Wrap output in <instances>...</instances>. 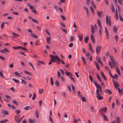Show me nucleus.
<instances>
[{
    "instance_id": "43",
    "label": "nucleus",
    "mask_w": 123,
    "mask_h": 123,
    "mask_svg": "<svg viewBox=\"0 0 123 123\" xmlns=\"http://www.w3.org/2000/svg\"><path fill=\"white\" fill-rule=\"evenodd\" d=\"M12 102L14 104L16 105H18V103L15 100H13L12 101Z\"/></svg>"
},
{
    "instance_id": "62",
    "label": "nucleus",
    "mask_w": 123,
    "mask_h": 123,
    "mask_svg": "<svg viewBox=\"0 0 123 123\" xmlns=\"http://www.w3.org/2000/svg\"><path fill=\"white\" fill-rule=\"evenodd\" d=\"M57 76L58 77H60L61 76L60 73L59 71H57Z\"/></svg>"
},
{
    "instance_id": "15",
    "label": "nucleus",
    "mask_w": 123,
    "mask_h": 123,
    "mask_svg": "<svg viewBox=\"0 0 123 123\" xmlns=\"http://www.w3.org/2000/svg\"><path fill=\"white\" fill-rule=\"evenodd\" d=\"M51 39L50 37H49L46 38L47 42L48 43L50 44V40Z\"/></svg>"
},
{
    "instance_id": "55",
    "label": "nucleus",
    "mask_w": 123,
    "mask_h": 123,
    "mask_svg": "<svg viewBox=\"0 0 123 123\" xmlns=\"http://www.w3.org/2000/svg\"><path fill=\"white\" fill-rule=\"evenodd\" d=\"M68 88L70 92H71L72 91V90L70 86L69 85L68 86Z\"/></svg>"
},
{
    "instance_id": "44",
    "label": "nucleus",
    "mask_w": 123,
    "mask_h": 123,
    "mask_svg": "<svg viewBox=\"0 0 123 123\" xmlns=\"http://www.w3.org/2000/svg\"><path fill=\"white\" fill-rule=\"evenodd\" d=\"M15 112L17 114H18L21 112V111L18 110H17L15 111Z\"/></svg>"
},
{
    "instance_id": "27",
    "label": "nucleus",
    "mask_w": 123,
    "mask_h": 123,
    "mask_svg": "<svg viewBox=\"0 0 123 123\" xmlns=\"http://www.w3.org/2000/svg\"><path fill=\"white\" fill-rule=\"evenodd\" d=\"M116 71L117 72V73L119 75H120L121 74L120 72V71L119 70V69L117 67L116 68Z\"/></svg>"
},
{
    "instance_id": "32",
    "label": "nucleus",
    "mask_w": 123,
    "mask_h": 123,
    "mask_svg": "<svg viewBox=\"0 0 123 123\" xmlns=\"http://www.w3.org/2000/svg\"><path fill=\"white\" fill-rule=\"evenodd\" d=\"M121 89L122 90H121L119 88H118V92L119 93H121L123 92V89L122 88Z\"/></svg>"
},
{
    "instance_id": "22",
    "label": "nucleus",
    "mask_w": 123,
    "mask_h": 123,
    "mask_svg": "<svg viewBox=\"0 0 123 123\" xmlns=\"http://www.w3.org/2000/svg\"><path fill=\"white\" fill-rule=\"evenodd\" d=\"M30 35L31 37L35 38H38V36L36 35L33 33L31 34H30Z\"/></svg>"
},
{
    "instance_id": "13",
    "label": "nucleus",
    "mask_w": 123,
    "mask_h": 123,
    "mask_svg": "<svg viewBox=\"0 0 123 123\" xmlns=\"http://www.w3.org/2000/svg\"><path fill=\"white\" fill-rule=\"evenodd\" d=\"M97 22L99 26L100 27V28L102 29V25L100 20L99 19H97Z\"/></svg>"
},
{
    "instance_id": "54",
    "label": "nucleus",
    "mask_w": 123,
    "mask_h": 123,
    "mask_svg": "<svg viewBox=\"0 0 123 123\" xmlns=\"http://www.w3.org/2000/svg\"><path fill=\"white\" fill-rule=\"evenodd\" d=\"M72 91L75 90V88L74 86L72 84H71Z\"/></svg>"
},
{
    "instance_id": "57",
    "label": "nucleus",
    "mask_w": 123,
    "mask_h": 123,
    "mask_svg": "<svg viewBox=\"0 0 123 123\" xmlns=\"http://www.w3.org/2000/svg\"><path fill=\"white\" fill-rule=\"evenodd\" d=\"M45 32L47 33L50 36V34L48 31V30H45Z\"/></svg>"
},
{
    "instance_id": "11",
    "label": "nucleus",
    "mask_w": 123,
    "mask_h": 123,
    "mask_svg": "<svg viewBox=\"0 0 123 123\" xmlns=\"http://www.w3.org/2000/svg\"><path fill=\"white\" fill-rule=\"evenodd\" d=\"M60 94L63 97H66L67 96V93L64 91H63L62 93H60Z\"/></svg>"
},
{
    "instance_id": "9",
    "label": "nucleus",
    "mask_w": 123,
    "mask_h": 123,
    "mask_svg": "<svg viewBox=\"0 0 123 123\" xmlns=\"http://www.w3.org/2000/svg\"><path fill=\"white\" fill-rule=\"evenodd\" d=\"M101 116L103 117V118L104 119L105 121H108V119L106 116V115L103 113H102Z\"/></svg>"
},
{
    "instance_id": "42",
    "label": "nucleus",
    "mask_w": 123,
    "mask_h": 123,
    "mask_svg": "<svg viewBox=\"0 0 123 123\" xmlns=\"http://www.w3.org/2000/svg\"><path fill=\"white\" fill-rule=\"evenodd\" d=\"M12 80L15 82L17 83H18L19 82V81L18 80L13 78L12 79Z\"/></svg>"
},
{
    "instance_id": "30",
    "label": "nucleus",
    "mask_w": 123,
    "mask_h": 123,
    "mask_svg": "<svg viewBox=\"0 0 123 123\" xmlns=\"http://www.w3.org/2000/svg\"><path fill=\"white\" fill-rule=\"evenodd\" d=\"M110 59L111 61H112V62H114L115 60H114L113 57V56H110Z\"/></svg>"
},
{
    "instance_id": "45",
    "label": "nucleus",
    "mask_w": 123,
    "mask_h": 123,
    "mask_svg": "<svg viewBox=\"0 0 123 123\" xmlns=\"http://www.w3.org/2000/svg\"><path fill=\"white\" fill-rule=\"evenodd\" d=\"M28 64L30 65L31 67L33 69H34V68L31 62H29L28 63Z\"/></svg>"
},
{
    "instance_id": "31",
    "label": "nucleus",
    "mask_w": 123,
    "mask_h": 123,
    "mask_svg": "<svg viewBox=\"0 0 123 123\" xmlns=\"http://www.w3.org/2000/svg\"><path fill=\"white\" fill-rule=\"evenodd\" d=\"M44 91V90L43 89H39V93L40 94H42Z\"/></svg>"
},
{
    "instance_id": "58",
    "label": "nucleus",
    "mask_w": 123,
    "mask_h": 123,
    "mask_svg": "<svg viewBox=\"0 0 123 123\" xmlns=\"http://www.w3.org/2000/svg\"><path fill=\"white\" fill-rule=\"evenodd\" d=\"M90 9L91 11L92 12V13H94V9L91 6H90Z\"/></svg>"
},
{
    "instance_id": "28",
    "label": "nucleus",
    "mask_w": 123,
    "mask_h": 123,
    "mask_svg": "<svg viewBox=\"0 0 123 123\" xmlns=\"http://www.w3.org/2000/svg\"><path fill=\"white\" fill-rule=\"evenodd\" d=\"M89 39V37L88 36H87L84 39V41H85V42L86 43L88 42V41Z\"/></svg>"
},
{
    "instance_id": "35",
    "label": "nucleus",
    "mask_w": 123,
    "mask_h": 123,
    "mask_svg": "<svg viewBox=\"0 0 123 123\" xmlns=\"http://www.w3.org/2000/svg\"><path fill=\"white\" fill-rule=\"evenodd\" d=\"M96 76L98 79L99 81L100 82H101L102 81V80L99 75L97 74H96Z\"/></svg>"
},
{
    "instance_id": "61",
    "label": "nucleus",
    "mask_w": 123,
    "mask_h": 123,
    "mask_svg": "<svg viewBox=\"0 0 123 123\" xmlns=\"http://www.w3.org/2000/svg\"><path fill=\"white\" fill-rule=\"evenodd\" d=\"M0 59L3 60H4L5 59V58L1 56H0Z\"/></svg>"
},
{
    "instance_id": "29",
    "label": "nucleus",
    "mask_w": 123,
    "mask_h": 123,
    "mask_svg": "<svg viewBox=\"0 0 123 123\" xmlns=\"http://www.w3.org/2000/svg\"><path fill=\"white\" fill-rule=\"evenodd\" d=\"M14 74L17 76L19 77H20L21 75L20 74L16 71L14 73Z\"/></svg>"
},
{
    "instance_id": "2",
    "label": "nucleus",
    "mask_w": 123,
    "mask_h": 123,
    "mask_svg": "<svg viewBox=\"0 0 123 123\" xmlns=\"http://www.w3.org/2000/svg\"><path fill=\"white\" fill-rule=\"evenodd\" d=\"M106 21L107 25H108V23L109 26H111V21L110 16L109 18L108 16V15L106 16Z\"/></svg>"
},
{
    "instance_id": "18",
    "label": "nucleus",
    "mask_w": 123,
    "mask_h": 123,
    "mask_svg": "<svg viewBox=\"0 0 123 123\" xmlns=\"http://www.w3.org/2000/svg\"><path fill=\"white\" fill-rule=\"evenodd\" d=\"M78 37L79 38L80 41H81L83 37V35L82 34H81L80 35L78 34Z\"/></svg>"
},
{
    "instance_id": "19",
    "label": "nucleus",
    "mask_w": 123,
    "mask_h": 123,
    "mask_svg": "<svg viewBox=\"0 0 123 123\" xmlns=\"http://www.w3.org/2000/svg\"><path fill=\"white\" fill-rule=\"evenodd\" d=\"M94 64L95 65L97 69L98 70H100V67L99 66L98 63L96 62H94Z\"/></svg>"
},
{
    "instance_id": "26",
    "label": "nucleus",
    "mask_w": 123,
    "mask_h": 123,
    "mask_svg": "<svg viewBox=\"0 0 123 123\" xmlns=\"http://www.w3.org/2000/svg\"><path fill=\"white\" fill-rule=\"evenodd\" d=\"M101 74L102 76L104 78V79L105 80H106V77L103 72L102 71H101Z\"/></svg>"
},
{
    "instance_id": "34",
    "label": "nucleus",
    "mask_w": 123,
    "mask_h": 123,
    "mask_svg": "<svg viewBox=\"0 0 123 123\" xmlns=\"http://www.w3.org/2000/svg\"><path fill=\"white\" fill-rule=\"evenodd\" d=\"M50 82L51 85H53L54 84L53 78L52 77H50Z\"/></svg>"
},
{
    "instance_id": "5",
    "label": "nucleus",
    "mask_w": 123,
    "mask_h": 123,
    "mask_svg": "<svg viewBox=\"0 0 123 123\" xmlns=\"http://www.w3.org/2000/svg\"><path fill=\"white\" fill-rule=\"evenodd\" d=\"M113 82L114 86L116 89H117L118 87L119 86L118 83L117 81H113Z\"/></svg>"
},
{
    "instance_id": "1",
    "label": "nucleus",
    "mask_w": 123,
    "mask_h": 123,
    "mask_svg": "<svg viewBox=\"0 0 123 123\" xmlns=\"http://www.w3.org/2000/svg\"><path fill=\"white\" fill-rule=\"evenodd\" d=\"M50 56L51 58L52 59L54 60H56L57 61L56 62V63L58 64H60V60L58 56L57 55H55V56H54L53 55H50Z\"/></svg>"
},
{
    "instance_id": "46",
    "label": "nucleus",
    "mask_w": 123,
    "mask_h": 123,
    "mask_svg": "<svg viewBox=\"0 0 123 123\" xmlns=\"http://www.w3.org/2000/svg\"><path fill=\"white\" fill-rule=\"evenodd\" d=\"M74 37L73 36H71L70 37V41H72L73 40H74Z\"/></svg>"
},
{
    "instance_id": "36",
    "label": "nucleus",
    "mask_w": 123,
    "mask_h": 123,
    "mask_svg": "<svg viewBox=\"0 0 123 123\" xmlns=\"http://www.w3.org/2000/svg\"><path fill=\"white\" fill-rule=\"evenodd\" d=\"M109 64L110 65L111 68H112L113 67V66L112 65L111 62V61H109Z\"/></svg>"
},
{
    "instance_id": "49",
    "label": "nucleus",
    "mask_w": 123,
    "mask_h": 123,
    "mask_svg": "<svg viewBox=\"0 0 123 123\" xmlns=\"http://www.w3.org/2000/svg\"><path fill=\"white\" fill-rule=\"evenodd\" d=\"M32 21H33L34 22L38 24V21L34 18H32Z\"/></svg>"
},
{
    "instance_id": "21",
    "label": "nucleus",
    "mask_w": 123,
    "mask_h": 123,
    "mask_svg": "<svg viewBox=\"0 0 123 123\" xmlns=\"http://www.w3.org/2000/svg\"><path fill=\"white\" fill-rule=\"evenodd\" d=\"M29 123H34V122H35L36 121L34 119H33L32 120L31 119H30L29 120Z\"/></svg>"
},
{
    "instance_id": "60",
    "label": "nucleus",
    "mask_w": 123,
    "mask_h": 123,
    "mask_svg": "<svg viewBox=\"0 0 123 123\" xmlns=\"http://www.w3.org/2000/svg\"><path fill=\"white\" fill-rule=\"evenodd\" d=\"M49 119L50 121L52 123H53L54 122V121L52 120V118H51V117H50V116H49Z\"/></svg>"
},
{
    "instance_id": "41",
    "label": "nucleus",
    "mask_w": 123,
    "mask_h": 123,
    "mask_svg": "<svg viewBox=\"0 0 123 123\" xmlns=\"http://www.w3.org/2000/svg\"><path fill=\"white\" fill-rule=\"evenodd\" d=\"M105 34L106 35H109L108 31L106 27H105Z\"/></svg>"
},
{
    "instance_id": "3",
    "label": "nucleus",
    "mask_w": 123,
    "mask_h": 123,
    "mask_svg": "<svg viewBox=\"0 0 123 123\" xmlns=\"http://www.w3.org/2000/svg\"><path fill=\"white\" fill-rule=\"evenodd\" d=\"M102 48V47L101 45L97 46H96V52L97 54H99Z\"/></svg>"
},
{
    "instance_id": "25",
    "label": "nucleus",
    "mask_w": 123,
    "mask_h": 123,
    "mask_svg": "<svg viewBox=\"0 0 123 123\" xmlns=\"http://www.w3.org/2000/svg\"><path fill=\"white\" fill-rule=\"evenodd\" d=\"M12 34L13 35V38L17 37H19V35L16 34L15 33H12Z\"/></svg>"
},
{
    "instance_id": "52",
    "label": "nucleus",
    "mask_w": 123,
    "mask_h": 123,
    "mask_svg": "<svg viewBox=\"0 0 123 123\" xmlns=\"http://www.w3.org/2000/svg\"><path fill=\"white\" fill-rule=\"evenodd\" d=\"M24 71L25 73L29 75H30L31 74V73L27 71H26L25 70Z\"/></svg>"
},
{
    "instance_id": "56",
    "label": "nucleus",
    "mask_w": 123,
    "mask_h": 123,
    "mask_svg": "<svg viewBox=\"0 0 123 123\" xmlns=\"http://www.w3.org/2000/svg\"><path fill=\"white\" fill-rule=\"evenodd\" d=\"M115 18L117 20L118 19V13H115Z\"/></svg>"
},
{
    "instance_id": "40",
    "label": "nucleus",
    "mask_w": 123,
    "mask_h": 123,
    "mask_svg": "<svg viewBox=\"0 0 123 123\" xmlns=\"http://www.w3.org/2000/svg\"><path fill=\"white\" fill-rule=\"evenodd\" d=\"M30 107L29 106H26L24 108V109L25 110H28L30 109Z\"/></svg>"
},
{
    "instance_id": "39",
    "label": "nucleus",
    "mask_w": 123,
    "mask_h": 123,
    "mask_svg": "<svg viewBox=\"0 0 123 123\" xmlns=\"http://www.w3.org/2000/svg\"><path fill=\"white\" fill-rule=\"evenodd\" d=\"M35 114L36 116L38 117V110H37L35 111Z\"/></svg>"
},
{
    "instance_id": "7",
    "label": "nucleus",
    "mask_w": 123,
    "mask_h": 123,
    "mask_svg": "<svg viewBox=\"0 0 123 123\" xmlns=\"http://www.w3.org/2000/svg\"><path fill=\"white\" fill-rule=\"evenodd\" d=\"M96 97L99 100H102L103 98V97L101 95L100 93L96 94Z\"/></svg>"
},
{
    "instance_id": "17",
    "label": "nucleus",
    "mask_w": 123,
    "mask_h": 123,
    "mask_svg": "<svg viewBox=\"0 0 123 123\" xmlns=\"http://www.w3.org/2000/svg\"><path fill=\"white\" fill-rule=\"evenodd\" d=\"M1 113L5 115H8V111L6 110H3L1 111Z\"/></svg>"
},
{
    "instance_id": "12",
    "label": "nucleus",
    "mask_w": 123,
    "mask_h": 123,
    "mask_svg": "<svg viewBox=\"0 0 123 123\" xmlns=\"http://www.w3.org/2000/svg\"><path fill=\"white\" fill-rule=\"evenodd\" d=\"M88 45H89V49H90V50L91 52L92 53H93L94 51L93 49H92V45H91V43H89V44Z\"/></svg>"
},
{
    "instance_id": "63",
    "label": "nucleus",
    "mask_w": 123,
    "mask_h": 123,
    "mask_svg": "<svg viewBox=\"0 0 123 123\" xmlns=\"http://www.w3.org/2000/svg\"><path fill=\"white\" fill-rule=\"evenodd\" d=\"M61 29L64 32L66 33L67 32V31L64 28H61Z\"/></svg>"
},
{
    "instance_id": "64",
    "label": "nucleus",
    "mask_w": 123,
    "mask_h": 123,
    "mask_svg": "<svg viewBox=\"0 0 123 123\" xmlns=\"http://www.w3.org/2000/svg\"><path fill=\"white\" fill-rule=\"evenodd\" d=\"M105 69L108 72L110 71L109 69V68L107 66H106L105 67Z\"/></svg>"
},
{
    "instance_id": "16",
    "label": "nucleus",
    "mask_w": 123,
    "mask_h": 123,
    "mask_svg": "<svg viewBox=\"0 0 123 123\" xmlns=\"http://www.w3.org/2000/svg\"><path fill=\"white\" fill-rule=\"evenodd\" d=\"M113 30L115 33H117V27L115 25L113 26Z\"/></svg>"
},
{
    "instance_id": "8",
    "label": "nucleus",
    "mask_w": 123,
    "mask_h": 123,
    "mask_svg": "<svg viewBox=\"0 0 123 123\" xmlns=\"http://www.w3.org/2000/svg\"><path fill=\"white\" fill-rule=\"evenodd\" d=\"M107 111V108L106 107H105L99 110V111L100 113H101L102 111H103L104 112H106Z\"/></svg>"
},
{
    "instance_id": "47",
    "label": "nucleus",
    "mask_w": 123,
    "mask_h": 123,
    "mask_svg": "<svg viewBox=\"0 0 123 123\" xmlns=\"http://www.w3.org/2000/svg\"><path fill=\"white\" fill-rule=\"evenodd\" d=\"M55 84L57 86H59V84L58 81L57 80L55 82Z\"/></svg>"
},
{
    "instance_id": "37",
    "label": "nucleus",
    "mask_w": 123,
    "mask_h": 123,
    "mask_svg": "<svg viewBox=\"0 0 123 123\" xmlns=\"http://www.w3.org/2000/svg\"><path fill=\"white\" fill-rule=\"evenodd\" d=\"M21 48L20 46H18L17 47H12V48L15 49H20Z\"/></svg>"
},
{
    "instance_id": "50",
    "label": "nucleus",
    "mask_w": 123,
    "mask_h": 123,
    "mask_svg": "<svg viewBox=\"0 0 123 123\" xmlns=\"http://www.w3.org/2000/svg\"><path fill=\"white\" fill-rule=\"evenodd\" d=\"M78 95L79 97H82V96L81 95L80 92L79 91L78 92Z\"/></svg>"
},
{
    "instance_id": "24",
    "label": "nucleus",
    "mask_w": 123,
    "mask_h": 123,
    "mask_svg": "<svg viewBox=\"0 0 123 123\" xmlns=\"http://www.w3.org/2000/svg\"><path fill=\"white\" fill-rule=\"evenodd\" d=\"M111 10L112 12L113 13H114L115 12V9L114 7V5L113 4H111Z\"/></svg>"
},
{
    "instance_id": "48",
    "label": "nucleus",
    "mask_w": 123,
    "mask_h": 123,
    "mask_svg": "<svg viewBox=\"0 0 123 123\" xmlns=\"http://www.w3.org/2000/svg\"><path fill=\"white\" fill-rule=\"evenodd\" d=\"M81 99L83 101H84V102H85V101H86V99L85 97H81Z\"/></svg>"
},
{
    "instance_id": "10",
    "label": "nucleus",
    "mask_w": 123,
    "mask_h": 123,
    "mask_svg": "<svg viewBox=\"0 0 123 123\" xmlns=\"http://www.w3.org/2000/svg\"><path fill=\"white\" fill-rule=\"evenodd\" d=\"M104 92L105 93H108L110 95L112 94L111 92L108 89H106L104 90Z\"/></svg>"
},
{
    "instance_id": "53",
    "label": "nucleus",
    "mask_w": 123,
    "mask_h": 123,
    "mask_svg": "<svg viewBox=\"0 0 123 123\" xmlns=\"http://www.w3.org/2000/svg\"><path fill=\"white\" fill-rule=\"evenodd\" d=\"M102 12L101 11L100 12L99 11H98L97 12V13L98 15V16L99 17H100L101 16V13H102Z\"/></svg>"
},
{
    "instance_id": "59",
    "label": "nucleus",
    "mask_w": 123,
    "mask_h": 123,
    "mask_svg": "<svg viewBox=\"0 0 123 123\" xmlns=\"http://www.w3.org/2000/svg\"><path fill=\"white\" fill-rule=\"evenodd\" d=\"M61 17L63 20H65L66 19V18L64 16L62 15H61Z\"/></svg>"
},
{
    "instance_id": "14",
    "label": "nucleus",
    "mask_w": 123,
    "mask_h": 123,
    "mask_svg": "<svg viewBox=\"0 0 123 123\" xmlns=\"http://www.w3.org/2000/svg\"><path fill=\"white\" fill-rule=\"evenodd\" d=\"M91 39L92 42L94 43L95 42V41L94 38V36L93 34H92L91 35Z\"/></svg>"
},
{
    "instance_id": "38",
    "label": "nucleus",
    "mask_w": 123,
    "mask_h": 123,
    "mask_svg": "<svg viewBox=\"0 0 123 123\" xmlns=\"http://www.w3.org/2000/svg\"><path fill=\"white\" fill-rule=\"evenodd\" d=\"M119 17L120 20L123 22V18L122 16L120 14H119Z\"/></svg>"
},
{
    "instance_id": "20",
    "label": "nucleus",
    "mask_w": 123,
    "mask_h": 123,
    "mask_svg": "<svg viewBox=\"0 0 123 123\" xmlns=\"http://www.w3.org/2000/svg\"><path fill=\"white\" fill-rule=\"evenodd\" d=\"M8 121V120L7 119H4L0 121V123H5Z\"/></svg>"
},
{
    "instance_id": "23",
    "label": "nucleus",
    "mask_w": 123,
    "mask_h": 123,
    "mask_svg": "<svg viewBox=\"0 0 123 123\" xmlns=\"http://www.w3.org/2000/svg\"><path fill=\"white\" fill-rule=\"evenodd\" d=\"M91 31L92 34H94V27L92 25L91 26Z\"/></svg>"
},
{
    "instance_id": "4",
    "label": "nucleus",
    "mask_w": 123,
    "mask_h": 123,
    "mask_svg": "<svg viewBox=\"0 0 123 123\" xmlns=\"http://www.w3.org/2000/svg\"><path fill=\"white\" fill-rule=\"evenodd\" d=\"M21 120V118H20V116H17L15 117V120L16 122L17 123H19Z\"/></svg>"
},
{
    "instance_id": "6",
    "label": "nucleus",
    "mask_w": 123,
    "mask_h": 123,
    "mask_svg": "<svg viewBox=\"0 0 123 123\" xmlns=\"http://www.w3.org/2000/svg\"><path fill=\"white\" fill-rule=\"evenodd\" d=\"M96 59L97 62L100 64H103V63L101 62L100 57L98 56H97L96 57Z\"/></svg>"
},
{
    "instance_id": "51",
    "label": "nucleus",
    "mask_w": 123,
    "mask_h": 123,
    "mask_svg": "<svg viewBox=\"0 0 123 123\" xmlns=\"http://www.w3.org/2000/svg\"><path fill=\"white\" fill-rule=\"evenodd\" d=\"M89 78L91 81V82H92V83L93 82V81H92V79H93V78L92 77L91 75H89Z\"/></svg>"
},
{
    "instance_id": "33",
    "label": "nucleus",
    "mask_w": 123,
    "mask_h": 123,
    "mask_svg": "<svg viewBox=\"0 0 123 123\" xmlns=\"http://www.w3.org/2000/svg\"><path fill=\"white\" fill-rule=\"evenodd\" d=\"M65 73L66 75L68 76H69L70 75L71 76L72 75V74L70 73L67 71L65 72Z\"/></svg>"
}]
</instances>
